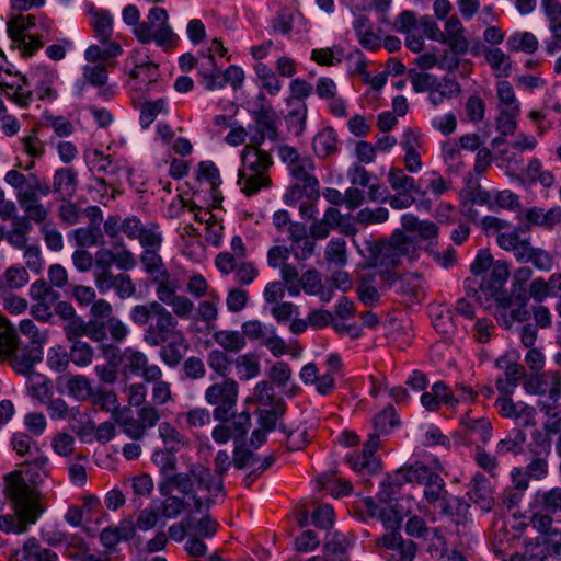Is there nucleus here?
I'll list each match as a JSON object with an SVG mask.
<instances>
[{
  "label": "nucleus",
  "instance_id": "15",
  "mask_svg": "<svg viewBox=\"0 0 561 561\" xmlns=\"http://www.w3.org/2000/svg\"><path fill=\"white\" fill-rule=\"evenodd\" d=\"M287 230L294 257L299 262L308 260L314 253L316 241L308 236L306 225L291 222Z\"/></svg>",
  "mask_w": 561,
  "mask_h": 561
},
{
  "label": "nucleus",
  "instance_id": "8",
  "mask_svg": "<svg viewBox=\"0 0 561 561\" xmlns=\"http://www.w3.org/2000/svg\"><path fill=\"white\" fill-rule=\"evenodd\" d=\"M242 167L238 171V185L247 195L257 193L270 185L267 172L273 164L271 154L259 148V144L247 145L241 156Z\"/></svg>",
  "mask_w": 561,
  "mask_h": 561
},
{
  "label": "nucleus",
  "instance_id": "13",
  "mask_svg": "<svg viewBox=\"0 0 561 561\" xmlns=\"http://www.w3.org/2000/svg\"><path fill=\"white\" fill-rule=\"evenodd\" d=\"M37 25L36 16L31 14H19L12 18L7 24L9 36L18 44L24 56H32L44 46V42L41 41L39 36L24 34V31Z\"/></svg>",
  "mask_w": 561,
  "mask_h": 561
},
{
  "label": "nucleus",
  "instance_id": "3",
  "mask_svg": "<svg viewBox=\"0 0 561 561\" xmlns=\"http://www.w3.org/2000/svg\"><path fill=\"white\" fill-rule=\"evenodd\" d=\"M164 497L160 506V515L165 519H175L182 513L207 512L216 503L217 497L225 496L224 490H199L197 481L185 482L183 486L158 489Z\"/></svg>",
  "mask_w": 561,
  "mask_h": 561
},
{
  "label": "nucleus",
  "instance_id": "35",
  "mask_svg": "<svg viewBox=\"0 0 561 561\" xmlns=\"http://www.w3.org/2000/svg\"><path fill=\"white\" fill-rule=\"evenodd\" d=\"M239 380L248 381L261 373L260 358L254 353L239 355L233 363Z\"/></svg>",
  "mask_w": 561,
  "mask_h": 561
},
{
  "label": "nucleus",
  "instance_id": "61",
  "mask_svg": "<svg viewBox=\"0 0 561 561\" xmlns=\"http://www.w3.org/2000/svg\"><path fill=\"white\" fill-rule=\"evenodd\" d=\"M389 211L387 208H363L356 215L357 222L362 225L382 224L388 220Z\"/></svg>",
  "mask_w": 561,
  "mask_h": 561
},
{
  "label": "nucleus",
  "instance_id": "56",
  "mask_svg": "<svg viewBox=\"0 0 561 561\" xmlns=\"http://www.w3.org/2000/svg\"><path fill=\"white\" fill-rule=\"evenodd\" d=\"M546 559L547 553L539 538H536L535 541L526 542L523 553L516 552L512 554L510 561H545Z\"/></svg>",
  "mask_w": 561,
  "mask_h": 561
},
{
  "label": "nucleus",
  "instance_id": "50",
  "mask_svg": "<svg viewBox=\"0 0 561 561\" xmlns=\"http://www.w3.org/2000/svg\"><path fill=\"white\" fill-rule=\"evenodd\" d=\"M485 60L491 66L495 76L508 77L511 70L510 57L504 54L500 48L488 49L484 53Z\"/></svg>",
  "mask_w": 561,
  "mask_h": 561
},
{
  "label": "nucleus",
  "instance_id": "31",
  "mask_svg": "<svg viewBox=\"0 0 561 561\" xmlns=\"http://www.w3.org/2000/svg\"><path fill=\"white\" fill-rule=\"evenodd\" d=\"M215 343L221 347L225 353H239L245 345L247 341L243 334L234 330H218L213 334Z\"/></svg>",
  "mask_w": 561,
  "mask_h": 561
},
{
  "label": "nucleus",
  "instance_id": "45",
  "mask_svg": "<svg viewBox=\"0 0 561 561\" xmlns=\"http://www.w3.org/2000/svg\"><path fill=\"white\" fill-rule=\"evenodd\" d=\"M93 26L96 36L101 42H107L113 34V20L111 14L105 10H96L91 12Z\"/></svg>",
  "mask_w": 561,
  "mask_h": 561
},
{
  "label": "nucleus",
  "instance_id": "17",
  "mask_svg": "<svg viewBox=\"0 0 561 561\" xmlns=\"http://www.w3.org/2000/svg\"><path fill=\"white\" fill-rule=\"evenodd\" d=\"M529 299L536 302H542L550 296L560 294V300L557 304H561V273H553L546 280L542 277H537L530 280L528 288L524 291Z\"/></svg>",
  "mask_w": 561,
  "mask_h": 561
},
{
  "label": "nucleus",
  "instance_id": "47",
  "mask_svg": "<svg viewBox=\"0 0 561 561\" xmlns=\"http://www.w3.org/2000/svg\"><path fill=\"white\" fill-rule=\"evenodd\" d=\"M388 183L394 192H420L415 180L399 168H392L389 171Z\"/></svg>",
  "mask_w": 561,
  "mask_h": 561
},
{
  "label": "nucleus",
  "instance_id": "57",
  "mask_svg": "<svg viewBox=\"0 0 561 561\" xmlns=\"http://www.w3.org/2000/svg\"><path fill=\"white\" fill-rule=\"evenodd\" d=\"M499 116L496 117V128L504 135H513L517 127V117L520 110L499 108Z\"/></svg>",
  "mask_w": 561,
  "mask_h": 561
},
{
  "label": "nucleus",
  "instance_id": "38",
  "mask_svg": "<svg viewBox=\"0 0 561 561\" xmlns=\"http://www.w3.org/2000/svg\"><path fill=\"white\" fill-rule=\"evenodd\" d=\"M280 428L287 435L286 446L290 451L302 449L310 440L309 431L304 424L296 427L293 424H280Z\"/></svg>",
  "mask_w": 561,
  "mask_h": 561
},
{
  "label": "nucleus",
  "instance_id": "63",
  "mask_svg": "<svg viewBox=\"0 0 561 561\" xmlns=\"http://www.w3.org/2000/svg\"><path fill=\"white\" fill-rule=\"evenodd\" d=\"M82 75L84 80L94 87H103L107 81V69L103 64L84 66Z\"/></svg>",
  "mask_w": 561,
  "mask_h": 561
},
{
  "label": "nucleus",
  "instance_id": "40",
  "mask_svg": "<svg viewBox=\"0 0 561 561\" xmlns=\"http://www.w3.org/2000/svg\"><path fill=\"white\" fill-rule=\"evenodd\" d=\"M159 436L164 444V449L179 451L186 445V439L182 433H180L175 426L169 422H162L158 427Z\"/></svg>",
  "mask_w": 561,
  "mask_h": 561
},
{
  "label": "nucleus",
  "instance_id": "7",
  "mask_svg": "<svg viewBox=\"0 0 561 561\" xmlns=\"http://www.w3.org/2000/svg\"><path fill=\"white\" fill-rule=\"evenodd\" d=\"M472 298L484 309L490 310L497 323L505 329H511L515 322H524L529 314L525 293L508 295L505 291L494 295L490 291L473 290Z\"/></svg>",
  "mask_w": 561,
  "mask_h": 561
},
{
  "label": "nucleus",
  "instance_id": "28",
  "mask_svg": "<svg viewBox=\"0 0 561 561\" xmlns=\"http://www.w3.org/2000/svg\"><path fill=\"white\" fill-rule=\"evenodd\" d=\"M316 165L309 156H305L297 163L289 168L290 175L296 182L307 183L310 193L314 191V186H319V181L314 175Z\"/></svg>",
  "mask_w": 561,
  "mask_h": 561
},
{
  "label": "nucleus",
  "instance_id": "25",
  "mask_svg": "<svg viewBox=\"0 0 561 561\" xmlns=\"http://www.w3.org/2000/svg\"><path fill=\"white\" fill-rule=\"evenodd\" d=\"M53 191L61 199L72 197L77 191V173L70 168L58 169L54 174Z\"/></svg>",
  "mask_w": 561,
  "mask_h": 561
},
{
  "label": "nucleus",
  "instance_id": "36",
  "mask_svg": "<svg viewBox=\"0 0 561 561\" xmlns=\"http://www.w3.org/2000/svg\"><path fill=\"white\" fill-rule=\"evenodd\" d=\"M314 152L322 158L331 156L337 150V135L332 127H325L313 139Z\"/></svg>",
  "mask_w": 561,
  "mask_h": 561
},
{
  "label": "nucleus",
  "instance_id": "4",
  "mask_svg": "<svg viewBox=\"0 0 561 561\" xmlns=\"http://www.w3.org/2000/svg\"><path fill=\"white\" fill-rule=\"evenodd\" d=\"M130 319L136 325H146L142 339L149 346H162L175 337L184 342V335L178 330L176 318L158 301L135 306Z\"/></svg>",
  "mask_w": 561,
  "mask_h": 561
},
{
  "label": "nucleus",
  "instance_id": "64",
  "mask_svg": "<svg viewBox=\"0 0 561 561\" xmlns=\"http://www.w3.org/2000/svg\"><path fill=\"white\" fill-rule=\"evenodd\" d=\"M64 332L69 342L82 341L81 337L88 333V323L81 317H75L64 325Z\"/></svg>",
  "mask_w": 561,
  "mask_h": 561
},
{
  "label": "nucleus",
  "instance_id": "54",
  "mask_svg": "<svg viewBox=\"0 0 561 561\" xmlns=\"http://www.w3.org/2000/svg\"><path fill=\"white\" fill-rule=\"evenodd\" d=\"M325 260L337 266H343L347 261L346 242L343 238H333L327 244Z\"/></svg>",
  "mask_w": 561,
  "mask_h": 561
},
{
  "label": "nucleus",
  "instance_id": "44",
  "mask_svg": "<svg viewBox=\"0 0 561 561\" xmlns=\"http://www.w3.org/2000/svg\"><path fill=\"white\" fill-rule=\"evenodd\" d=\"M27 282L28 273L26 268L21 266H11L5 271L3 280H0V294L5 293L8 289H19L26 285Z\"/></svg>",
  "mask_w": 561,
  "mask_h": 561
},
{
  "label": "nucleus",
  "instance_id": "53",
  "mask_svg": "<svg viewBox=\"0 0 561 561\" xmlns=\"http://www.w3.org/2000/svg\"><path fill=\"white\" fill-rule=\"evenodd\" d=\"M204 216L194 214L196 220L206 222V240L207 242L218 247L222 240L224 226L218 222L215 216L208 211H204Z\"/></svg>",
  "mask_w": 561,
  "mask_h": 561
},
{
  "label": "nucleus",
  "instance_id": "5",
  "mask_svg": "<svg viewBox=\"0 0 561 561\" xmlns=\"http://www.w3.org/2000/svg\"><path fill=\"white\" fill-rule=\"evenodd\" d=\"M175 453L163 448L152 454L151 460L161 476L158 489L164 490L167 486H181L185 482L197 481L199 490H224V482L215 480L211 470L202 463H193L186 472H176Z\"/></svg>",
  "mask_w": 561,
  "mask_h": 561
},
{
  "label": "nucleus",
  "instance_id": "2",
  "mask_svg": "<svg viewBox=\"0 0 561 561\" xmlns=\"http://www.w3.org/2000/svg\"><path fill=\"white\" fill-rule=\"evenodd\" d=\"M7 492L13 502V513L0 516V529L5 533L23 534L36 523L44 507L39 493L30 486L20 472L5 478Z\"/></svg>",
  "mask_w": 561,
  "mask_h": 561
},
{
  "label": "nucleus",
  "instance_id": "12",
  "mask_svg": "<svg viewBox=\"0 0 561 561\" xmlns=\"http://www.w3.org/2000/svg\"><path fill=\"white\" fill-rule=\"evenodd\" d=\"M134 34L141 43L156 42L161 47H169L175 42V34L168 24V13L163 8H152L147 21L134 28Z\"/></svg>",
  "mask_w": 561,
  "mask_h": 561
},
{
  "label": "nucleus",
  "instance_id": "19",
  "mask_svg": "<svg viewBox=\"0 0 561 561\" xmlns=\"http://www.w3.org/2000/svg\"><path fill=\"white\" fill-rule=\"evenodd\" d=\"M257 101H260L261 104L260 107L254 112V121L256 124L257 134L260 135V141H263L264 139L274 141L278 138L276 114L270 106L264 105V94H259Z\"/></svg>",
  "mask_w": 561,
  "mask_h": 561
},
{
  "label": "nucleus",
  "instance_id": "48",
  "mask_svg": "<svg viewBox=\"0 0 561 561\" xmlns=\"http://www.w3.org/2000/svg\"><path fill=\"white\" fill-rule=\"evenodd\" d=\"M193 513L187 514L190 518V530L191 535L197 537H213L218 530V523L208 514L204 515L199 519L192 516Z\"/></svg>",
  "mask_w": 561,
  "mask_h": 561
},
{
  "label": "nucleus",
  "instance_id": "22",
  "mask_svg": "<svg viewBox=\"0 0 561 561\" xmlns=\"http://www.w3.org/2000/svg\"><path fill=\"white\" fill-rule=\"evenodd\" d=\"M351 539L348 536L334 531L327 535L323 546L327 561H348Z\"/></svg>",
  "mask_w": 561,
  "mask_h": 561
},
{
  "label": "nucleus",
  "instance_id": "11",
  "mask_svg": "<svg viewBox=\"0 0 561 561\" xmlns=\"http://www.w3.org/2000/svg\"><path fill=\"white\" fill-rule=\"evenodd\" d=\"M527 393L538 396V407L545 414L559 408L561 398V376L556 371H545L530 376L524 382Z\"/></svg>",
  "mask_w": 561,
  "mask_h": 561
},
{
  "label": "nucleus",
  "instance_id": "24",
  "mask_svg": "<svg viewBox=\"0 0 561 561\" xmlns=\"http://www.w3.org/2000/svg\"><path fill=\"white\" fill-rule=\"evenodd\" d=\"M547 420L543 423L545 434L541 432L534 433V440L538 447L541 448V453L549 455L551 448L550 435L561 434V415L557 410L552 413L546 414Z\"/></svg>",
  "mask_w": 561,
  "mask_h": 561
},
{
  "label": "nucleus",
  "instance_id": "52",
  "mask_svg": "<svg viewBox=\"0 0 561 561\" xmlns=\"http://www.w3.org/2000/svg\"><path fill=\"white\" fill-rule=\"evenodd\" d=\"M346 461L357 472L374 474L380 470V461L376 457H368L363 453L348 455Z\"/></svg>",
  "mask_w": 561,
  "mask_h": 561
},
{
  "label": "nucleus",
  "instance_id": "59",
  "mask_svg": "<svg viewBox=\"0 0 561 561\" xmlns=\"http://www.w3.org/2000/svg\"><path fill=\"white\" fill-rule=\"evenodd\" d=\"M158 251L159 250L144 251L142 255L140 256L144 268L148 274H150L151 278L156 277L157 275H161L162 272H167L162 257L158 254Z\"/></svg>",
  "mask_w": 561,
  "mask_h": 561
},
{
  "label": "nucleus",
  "instance_id": "10",
  "mask_svg": "<svg viewBox=\"0 0 561 561\" xmlns=\"http://www.w3.org/2000/svg\"><path fill=\"white\" fill-rule=\"evenodd\" d=\"M238 397L239 385L233 378L211 383L204 393L206 403L214 408V419L222 423L234 416Z\"/></svg>",
  "mask_w": 561,
  "mask_h": 561
},
{
  "label": "nucleus",
  "instance_id": "14",
  "mask_svg": "<svg viewBox=\"0 0 561 561\" xmlns=\"http://www.w3.org/2000/svg\"><path fill=\"white\" fill-rule=\"evenodd\" d=\"M27 79L20 73H11L9 70L0 75V89L4 95L21 107H26L32 101V92L25 89Z\"/></svg>",
  "mask_w": 561,
  "mask_h": 561
},
{
  "label": "nucleus",
  "instance_id": "58",
  "mask_svg": "<svg viewBox=\"0 0 561 561\" xmlns=\"http://www.w3.org/2000/svg\"><path fill=\"white\" fill-rule=\"evenodd\" d=\"M496 94L499 99V108L520 110L519 102L510 82L505 80L500 81L496 85Z\"/></svg>",
  "mask_w": 561,
  "mask_h": 561
},
{
  "label": "nucleus",
  "instance_id": "9",
  "mask_svg": "<svg viewBox=\"0 0 561 561\" xmlns=\"http://www.w3.org/2000/svg\"><path fill=\"white\" fill-rule=\"evenodd\" d=\"M360 251L370 265L388 270L400 264L402 257L410 256L414 245L403 232L396 231L388 241L365 240Z\"/></svg>",
  "mask_w": 561,
  "mask_h": 561
},
{
  "label": "nucleus",
  "instance_id": "34",
  "mask_svg": "<svg viewBox=\"0 0 561 561\" xmlns=\"http://www.w3.org/2000/svg\"><path fill=\"white\" fill-rule=\"evenodd\" d=\"M535 504L543 513L561 515V488L554 486L537 492Z\"/></svg>",
  "mask_w": 561,
  "mask_h": 561
},
{
  "label": "nucleus",
  "instance_id": "18",
  "mask_svg": "<svg viewBox=\"0 0 561 561\" xmlns=\"http://www.w3.org/2000/svg\"><path fill=\"white\" fill-rule=\"evenodd\" d=\"M57 386L60 392H66L78 401H84L93 396L92 383L84 375L60 376L57 378Z\"/></svg>",
  "mask_w": 561,
  "mask_h": 561
},
{
  "label": "nucleus",
  "instance_id": "49",
  "mask_svg": "<svg viewBox=\"0 0 561 561\" xmlns=\"http://www.w3.org/2000/svg\"><path fill=\"white\" fill-rule=\"evenodd\" d=\"M94 354V348L84 341H77L69 348L70 360L78 367L91 365Z\"/></svg>",
  "mask_w": 561,
  "mask_h": 561
},
{
  "label": "nucleus",
  "instance_id": "60",
  "mask_svg": "<svg viewBox=\"0 0 561 561\" xmlns=\"http://www.w3.org/2000/svg\"><path fill=\"white\" fill-rule=\"evenodd\" d=\"M165 305L170 306L172 308V314L180 319L191 318L195 308L194 302L184 295H175Z\"/></svg>",
  "mask_w": 561,
  "mask_h": 561
},
{
  "label": "nucleus",
  "instance_id": "26",
  "mask_svg": "<svg viewBox=\"0 0 561 561\" xmlns=\"http://www.w3.org/2000/svg\"><path fill=\"white\" fill-rule=\"evenodd\" d=\"M385 286L388 288H394L396 293L408 297H416L420 290V282L416 275H404L397 277L393 274L387 273L383 276Z\"/></svg>",
  "mask_w": 561,
  "mask_h": 561
},
{
  "label": "nucleus",
  "instance_id": "1",
  "mask_svg": "<svg viewBox=\"0 0 561 561\" xmlns=\"http://www.w3.org/2000/svg\"><path fill=\"white\" fill-rule=\"evenodd\" d=\"M415 482L423 486L425 502L437 508L439 514L451 517L457 525L467 520L470 505L459 497L453 496L446 489L444 479L431 467L415 462L394 471L392 483Z\"/></svg>",
  "mask_w": 561,
  "mask_h": 561
},
{
  "label": "nucleus",
  "instance_id": "43",
  "mask_svg": "<svg viewBox=\"0 0 561 561\" xmlns=\"http://www.w3.org/2000/svg\"><path fill=\"white\" fill-rule=\"evenodd\" d=\"M233 363L234 359L230 358L228 354L221 350H211L207 354V365L218 377H221L222 379L229 378L228 375Z\"/></svg>",
  "mask_w": 561,
  "mask_h": 561
},
{
  "label": "nucleus",
  "instance_id": "55",
  "mask_svg": "<svg viewBox=\"0 0 561 561\" xmlns=\"http://www.w3.org/2000/svg\"><path fill=\"white\" fill-rule=\"evenodd\" d=\"M445 396V382L437 381L432 385L430 391H424L421 396V404L427 411H437L443 403V397Z\"/></svg>",
  "mask_w": 561,
  "mask_h": 561
},
{
  "label": "nucleus",
  "instance_id": "42",
  "mask_svg": "<svg viewBox=\"0 0 561 561\" xmlns=\"http://www.w3.org/2000/svg\"><path fill=\"white\" fill-rule=\"evenodd\" d=\"M162 345L159 352L161 360L169 367H176L183 359V352L180 347L183 346L184 351L187 350L188 344L184 339V342H180L179 337H175L168 343Z\"/></svg>",
  "mask_w": 561,
  "mask_h": 561
},
{
  "label": "nucleus",
  "instance_id": "16",
  "mask_svg": "<svg viewBox=\"0 0 561 561\" xmlns=\"http://www.w3.org/2000/svg\"><path fill=\"white\" fill-rule=\"evenodd\" d=\"M42 348L38 346L20 347V342L10 352V355L1 357L0 360H8L11 367L19 374L26 375L33 370V366L42 360Z\"/></svg>",
  "mask_w": 561,
  "mask_h": 561
},
{
  "label": "nucleus",
  "instance_id": "39",
  "mask_svg": "<svg viewBox=\"0 0 561 561\" xmlns=\"http://www.w3.org/2000/svg\"><path fill=\"white\" fill-rule=\"evenodd\" d=\"M320 196L319 186H314V191L312 194L307 187V183L296 182L290 185L286 193L284 194V203L288 206H295L298 203H302L306 199L308 201H318Z\"/></svg>",
  "mask_w": 561,
  "mask_h": 561
},
{
  "label": "nucleus",
  "instance_id": "62",
  "mask_svg": "<svg viewBox=\"0 0 561 561\" xmlns=\"http://www.w3.org/2000/svg\"><path fill=\"white\" fill-rule=\"evenodd\" d=\"M399 424V417L392 405L386 407L374 419V426L379 432H388Z\"/></svg>",
  "mask_w": 561,
  "mask_h": 561
},
{
  "label": "nucleus",
  "instance_id": "21",
  "mask_svg": "<svg viewBox=\"0 0 561 561\" xmlns=\"http://www.w3.org/2000/svg\"><path fill=\"white\" fill-rule=\"evenodd\" d=\"M467 494L470 501L479 505L484 512H490L494 506V499L488 479L480 472L472 477Z\"/></svg>",
  "mask_w": 561,
  "mask_h": 561
},
{
  "label": "nucleus",
  "instance_id": "33",
  "mask_svg": "<svg viewBox=\"0 0 561 561\" xmlns=\"http://www.w3.org/2000/svg\"><path fill=\"white\" fill-rule=\"evenodd\" d=\"M151 279L156 285L158 302L162 305L167 304L170 301V299L178 295L176 291L180 289L179 279L174 275H171L168 271L162 272L161 275H157Z\"/></svg>",
  "mask_w": 561,
  "mask_h": 561
},
{
  "label": "nucleus",
  "instance_id": "32",
  "mask_svg": "<svg viewBox=\"0 0 561 561\" xmlns=\"http://www.w3.org/2000/svg\"><path fill=\"white\" fill-rule=\"evenodd\" d=\"M25 376L27 393L42 403L47 402L51 397L48 377L34 370Z\"/></svg>",
  "mask_w": 561,
  "mask_h": 561
},
{
  "label": "nucleus",
  "instance_id": "27",
  "mask_svg": "<svg viewBox=\"0 0 561 561\" xmlns=\"http://www.w3.org/2000/svg\"><path fill=\"white\" fill-rule=\"evenodd\" d=\"M525 218L530 225L552 229L557 224L561 222V207L556 206L549 210H545L541 207H531L526 210Z\"/></svg>",
  "mask_w": 561,
  "mask_h": 561
},
{
  "label": "nucleus",
  "instance_id": "41",
  "mask_svg": "<svg viewBox=\"0 0 561 561\" xmlns=\"http://www.w3.org/2000/svg\"><path fill=\"white\" fill-rule=\"evenodd\" d=\"M506 45L512 51L533 54L538 49L539 43L533 33L517 32L508 37Z\"/></svg>",
  "mask_w": 561,
  "mask_h": 561
},
{
  "label": "nucleus",
  "instance_id": "23",
  "mask_svg": "<svg viewBox=\"0 0 561 561\" xmlns=\"http://www.w3.org/2000/svg\"><path fill=\"white\" fill-rule=\"evenodd\" d=\"M463 27L460 20L457 16H450L445 24V41L443 43L448 44L451 51L455 54H465L468 50L469 43L463 36Z\"/></svg>",
  "mask_w": 561,
  "mask_h": 561
},
{
  "label": "nucleus",
  "instance_id": "20",
  "mask_svg": "<svg viewBox=\"0 0 561 561\" xmlns=\"http://www.w3.org/2000/svg\"><path fill=\"white\" fill-rule=\"evenodd\" d=\"M365 504L370 516L378 518L390 533H398L397 530L400 528L403 519V513L398 510L397 504L380 507L370 499H366Z\"/></svg>",
  "mask_w": 561,
  "mask_h": 561
},
{
  "label": "nucleus",
  "instance_id": "37",
  "mask_svg": "<svg viewBox=\"0 0 561 561\" xmlns=\"http://www.w3.org/2000/svg\"><path fill=\"white\" fill-rule=\"evenodd\" d=\"M461 425L467 431V434L476 435L484 443L491 439V422L484 417H474L467 413L461 417Z\"/></svg>",
  "mask_w": 561,
  "mask_h": 561
},
{
  "label": "nucleus",
  "instance_id": "46",
  "mask_svg": "<svg viewBox=\"0 0 561 561\" xmlns=\"http://www.w3.org/2000/svg\"><path fill=\"white\" fill-rule=\"evenodd\" d=\"M252 401L264 409L282 405L280 400L275 398L274 387L266 380L260 381L255 385Z\"/></svg>",
  "mask_w": 561,
  "mask_h": 561
},
{
  "label": "nucleus",
  "instance_id": "6",
  "mask_svg": "<svg viewBox=\"0 0 561 561\" xmlns=\"http://www.w3.org/2000/svg\"><path fill=\"white\" fill-rule=\"evenodd\" d=\"M4 180L16 191V199L24 213L33 221L44 222L48 210L39 202V197L50 193L49 185L34 173L24 174L16 170L7 172Z\"/></svg>",
  "mask_w": 561,
  "mask_h": 561
},
{
  "label": "nucleus",
  "instance_id": "29",
  "mask_svg": "<svg viewBox=\"0 0 561 561\" xmlns=\"http://www.w3.org/2000/svg\"><path fill=\"white\" fill-rule=\"evenodd\" d=\"M134 68L130 70L129 76L133 79L140 80L144 83H149L156 80L158 66L151 61H147V56L140 57L139 50H134L129 57Z\"/></svg>",
  "mask_w": 561,
  "mask_h": 561
},
{
  "label": "nucleus",
  "instance_id": "51",
  "mask_svg": "<svg viewBox=\"0 0 561 561\" xmlns=\"http://www.w3.org/2000/svg\"><path fill=\"white\" fill-rule=\"evenodd\" d=\"M137 240L145 251L160 250L163 240L160 227L153 222L144 226Z\"/></svg>",
  "mask_w": 561,
  "mask_h": 561
},
{
  "label": "nucleus",
  "instance_id": "30",
  "mask_svg": "<svg viewBox=\"0 0 561 561\" xmlns=\"http://www.w3.org/2000/svg\"><path fill=\"white\" fill-rule=\"evenodd\" d=\"M510 276L508 264L504 261H496L491 267L490 280L483 279L477 290L490 291L495 295L505 293L503 285Z\"/></svg>",
  "mask_w": 561,
  "mask_h": 561
}]
</instances>
